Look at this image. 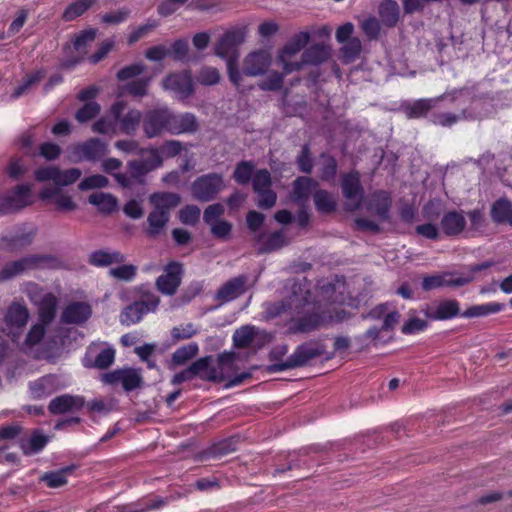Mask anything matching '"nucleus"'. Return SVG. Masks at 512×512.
<instances>
[{"label":"nucleus","mask_w":512,"mask_h":512,"mask_svg":"<svg viewBox=\"0 0 512 512\" xmlns=\"http://www.w3.org/2000/svg\"><path fill=\"white\" fill-rule=\"evenodd\" d=\"M317 302L312 297L311 282L306 277L290 279L285 284L284 299L268 304L266 315L268 318L289 315L305 308L311 309Z\"/></svg>","instance_id":"1"},{"label":"nucleus","mask_w":512,"mask_h":512,"mask_svg":"<svg viewBox=\"0 0 512 512\" xmlns=\"http://www.w3.org/2000/svg\"><path fill=\"white\" fill-rule=\"evenodd\" d=\"M247 32V26L234 27L226 31L219 38L214 48L215 54L227 61L229 80L236 87H239L243 80V76L237 66V48L245 41Z\"/></svg>","instance_id":"2"},{"label":"nucleus","mask_w":512,"mask_h":512,"mask_svg":"<svg viewBox=\"0 0 512 512\" xmlns=\"http://www.w3.org/2000/svg\"><path fill=\"white\" fill-rule=\"evenodd\" d=\"M149 157L130 160L126 164L125 173L113 174L116 182L125 189H133L136 185H146V176L162 166V158L156 148L147 150Z\"/></svg>","instance_id":"3"},{"label":"nucleus","mask_w":512,"mask_h":512,"mask_svg":"<svg viewBox=\"0 0 512 512\" xmlns=\"http://www.w3.org/2000/svg\"><path fill=\"white\" fill-rule=\"evenodd\" d=\"M153 206L152 211L147 217L148 229L146 233L149 237L160 235L170 219L171 211L180 203L179 195L171 192L154 193L149 198Z\"/></svg>","instance_id":"4"},{"label":"nucleus","mask_w":512,"mask_h":512,"mask_svg":"<svg viewBox=\"0 0 512 512\" xmlns=\"http://www.w3.org/2000/svg\"><path fill=\"white\" fill-rule=\"evenodd\" d=\"M325 353V347L320 342H306L294 351V353L282 363L270 365L269 372L283 371L306 365L309 361L322 356Z\"/></svg>","instance_id":"5"},{"label":"nucleus","mask_w":512,"mask_h":512,"mask_svg":"<svg viewBox=\"0 0 512 512\" xmlns=\"http://www.w3.org/2000/svg\"><path fill=\"white\" fill-rule=\"evenodd\" d=\"M322 306L320 301L313 304L311 309L305 308L302 311L289 314L291 316L289 331L291 333H307L319 328L323 323Z\"/></svg>","instance_id":"6"},{"label":"nucleus","mask_w":512,"mask_h":512,"mask_svg":"<svg viewBox=\"0 0 512 512\" xmlns=\"http://www.w3.org/2000/svg\"><path fill=\"white\" fill-rule=\"evenodd\" d=\"M225 188L223 176L218 173H209L198 177L191 185V192L195 199L208 202L213 200Z\"/></svg>","instance_id":"7"},{"label":"nucleus","mask_w":512,"mask_h":512,"mask_svg":"<svg viewBox=\"0 0 512 512\" xmlns=\"http://www.w3.org/2000/svg\"><path fill=\"white\" fill-rule=\"evenodd\" d=\"M32 203L31 185H17L9 193L0 196V214L19 211Z\"/></svg>","instance_id":"8"},{"label":"nucleus","mask_w":512,"mask_h":512,"mask_svg":"<svg viewBox=\"0 0 512 512\" xmlns=\"http://www.w3.org/2000/svg\"><path fill=\"white\" fill-rule=\"evenodd\" d=\"M82 175L79 168L60 170L56 166H47L35 171V178L39 182L52 181V185L64 187L75 183Z\"/></svg>","instance_id":"9"},{"label":"nucleus","mask_w":512,"mask_h":512,"mask_svg":"<svg viewBox=\"0 0 512 512\" xmlns=\"http://www.w3.org/2000/svg\"><path fill=\"white\" fill-rule=\"evenodd\" d=\"M126 103L123 101L116 102L110 108V114L117 122L121 133L134 135L142 120V114L137 109H131L123 114Z\"/></svg>","instance_id":"10"},{"label":"nucleus","mask_w":512,"mask_h":512,"mask_svg":"<svg viewBox=\"0 0 512 512\" xmlns=\"http://www.w3.org/2000/svg\"><path fill=\"white\" fill-rule=\"evenodd\" d=\"M183 272L181 263L176 261L168 263L163 274L156 279L155 286L157 290L165 295H174L181 285Z\"/></svg>","instance_id":"11"},{"label":"nucleus","mask_w":512,"mask_h":512,"mask_svg":"<svg viewBox=\"0 0 512 512\" xmlns=\"http://www.w3.org/2000/svg\"><path fill=\"white\" fill-rule=\"evenodd\" d=\"M342 191L346 198V209L349 211L357 210L363 201L364 190L360 182L358 172H351L342 178Z\"/></svg>","instance_id":"12"},{"label":"nucleus","mask_w":512,"mask_h":512,"mask_svg":"<svg viewBox=\"0 0 512 512\" xmlns=\"http://www.w3.org/2000/svg\"><path fill=\"white\" fill-rule=\"evenodd\" d=\"M143 131L148 138L169 133V109L148 111L142 121Z\"/></svg>","instance_id":"13"},{"label":"nucleus","mask_w":512,"mask_h":512,"mask_svg":"<svg viewBox=\"0 0 512 512\" xmlns=\"http://www.w3.org/2000/svg\"><path fill=\"white\" fill-rule=\"evenodd\" d=\"M272 63L271 54L263 49L250 52L242 62V74L250 77L264 75Z\"/></svg>","instance_id":"14"},{"label":"nucleus","mask_w":512,"mask_h":512,"mask_svg":"<svg viewBox=\"0 0 512 512\" xmlns=\"http://www.w3.org/2000/svg\"><path fill=\"white\" fill-rule=\"evenodd\" d=\"M102 381L110 385L121 383L125 391L140 388L143 383L140 370L133 368L117 369L103 374Z\"/></svg>","instance_id":"15"},{"label":"nucleus","mask_w":512,"mask_h":512,"mask_svg":"<svg viewBox=\"0 0 512 512\" xmlns=\"http://www.w3.org/2000/svg\"><path fill=\"white\" fill-rule=\"evenodd\" d=\"M472 281V274L455 275L453 273H444L424 277L422 288L425 291H430L443 286L461 287Z\"/></svg>","instance_id":"16"},{"label":"nucleus","mask_w":512,"mask_h":512,"mask_svg":"<svg viewBox=\"0 0 512 512\" xmlns=\"http://www.w3.org/2000/svg\"><path fill=\"white\" fill-rule=\"evenodd\" d=\"M41 200L54 204L58 210L69 212L77 208L72 197L57 185H46L39 194Z\"/></svg>","instance_id":"17"},{"label":"nucleus","mask_w":512,"mask_h":512,"mask_svg":"<svg viewBox=\"0 0 512 512\" xmlns=\"http://www.w3.org/2000/svg\"><path fill=\"white\" fill-rule=\"evenodd\" d=\"M29 297L38 306L39 321L47 325L52 323L56 316L57 297L52 293L41 294L37 292H30Z\"/></svg>","instance_id":"18"},{"label":"nucleus","mask_w":512,"mask_h":512,"mask_svg":"<svg viewBox=\"0 0 512 512\" xmlns=\"http://www.w3.org/2000/svg\"><path fill=\"white\" fill-rule=\"evenodd\" d=\"M247 275H239L225 282L216 292L215 299L220 303L232 301L247 291Z\"/></svg>","instance_id":"19"},{"label":"nucleus","mask_w":512,"mask_h":512,"mask_svg":"<svg viewBox=\"0 0 512 512\" xmlns=\"http://www.w3.org/2000/svg\"><path fill=\"white\" fill-rule=\"evenodd\" d=\"M40 262H42V258L40 256L31 255L17 261L7 263L0 272V280H9L28 270L34 269Z\"/></svg>","instance_id":"20"},{"label":"nucleus","mask_w":512,"mask_h":512,"mask_svg":"<svg viewBox=\"0 0 512 512\" xmlns=\"http://www.w3.org/2000/svg\"><path fill=\"white\" fill-rule=\"evenodd\" d=\"M107 151V145L98 138H91L73 147V153L77 158L90 161L102 158Z\"/></svg>","instance_id":"21"},{"label":"nucleus","mask_w":512,"mask_h":512,"mask_svg":"<svg viewBox=\"0 0 512 512\" xmlns=\"http://www.w3.org/2000/svg\"><path fill=\"white\" fill-rule=\"evenodd\" d=\"M198 122L194 114H175L169 110V134L179 135L194 133L198 130Z\"/></svg>","instance_id":"22"},{"label":"nucleus","mask_w":512,"mask_h":512,"mask_svg":"<svg viewBox=\"0 0 512 512\" xmlns=\"http://www.w3.org/2000/svg\"><path fill=\"white\" fill-rule=\"evenodd\" d=\"M85 404V400L81 396L64 394L52 399L48 405L51 414L60 415L67 412L80 410Z\"/></svg>","instance_id":"23"},{"label":"nucleus","mask_w":512,"mask_h":512,"mask_svg":"<svg viewBox=\"0 0 512 512\" xmlns=\"http://www.w3.org/2000/svg\"><path fill=\"white\" fill-rule=\"evenodd\" d=\"M92 314L91 306L86 302H72L66 306L61 315V321L65 324L85 323Z\"/></svg>","instance_id":"24"},{"label":"nucleus","mask_w":512,"mask_h":512,"mask_svg":"<svg viewBox=\"0 0 512 512\" xmlns=\"http://www.w3.org/2000/svg\"><path fill=\"white\" fill-rule=\"evenodd\" d=\"M94 353L95 347L90 346L85 357L83 358V365L86 368H97L104 370L113 364L115 359V350L113 348L103 349L93 358Z\"/></svg>","instance_id":"25"},{"label":"nucleus","mask_w":512,"mask_h":512,"mask_svg":"<svg viewBox=\"0 0 512 512\" xmlns=\"http://www.w3.org/2000/svg\"><path fill=\"white\" fill-rule=\"evenodd\" d=\"M163 85L165 89L174 91L181 98H187L193 93L192 79L185 73H175L167 76Z\"/></svg>","instance_id":"26"},{"label":"nucleus","mask_w":512,"mask_h":512,"mask_svg":"<svg viewBox=\"0 0 512 512\" xmlns=\"http://www.w3.org/2000/svg\"><path fill=\"white\" fill-rule=\"evenodd\" d=\"M466 227V219L463 212L449 211L443 215L440 228L446 236L455 237L461 234Z\"/></svg>","instance_id":"27"},{"label":"nucleus","mask_w":512,"mask_h":512,"mask_svg":"<svg viewBox=\"0 0 512 512\" xmlns=\"http://www.w3.org/2000/svg\"><path fill=\"white\" fill-rule=\"evenodd\" d=\"M460 314L459 302L454 299L442 300L429 307L426 311L427 317L433 320H447Z\"/></svg>","instance_id":"28"},{"label":"nucleus","mask_w":512,"mask_h":512,"mask_svg":"<svg viewBox=\"0 0 512 512\" xmlns=\"http://www.w3.org/2000/svg\"><path fill=\"white\" fill-rule=\"evenodd\" d=\"M212 357L206 356L193 362L189 367L195 376H199L202 380L211 382H222L223 371H218L216 367H211Z\"/></svg>","instance_id":"29"},{"label":"nucleus","mask_w":512,"mask_h":512,"mask_svg":"<svg viewBox=\"0 0 512 512\" xmlns=\"http://www.w3.org/2000/svg\"><path fill=\"white\" fill-rule=\"evenodd\" d=\"M490 217L497 225L508 224L512 227V201L500 197L491 204Z\"/></svg>","instance_id":"30"},{"label":"nucleus","mask_w":512,"mask_h":512,"mask_svg":"<svg viewBox=\"0 0 512 512\" xmlns=\"http://www.w3.org/2000/svg\"><path fill=\"white\" fill-rule=\"evenodd\" d=\"M255 241L259 246V254L276 251L289 243V240L282 231L274 232L270 234L266 239L264 238V235L258 234L255 236Z\"/></svg>","instance_id":"31"},{"label":"nucleus","mask_w":512,"mask_h":512,"mask_svg":"<svg viewBox=\"0 0 512 512\" xmlns=\"http://www.w3.org/2000/svg\"><path fill=\"white\" fill-rule=\"evenodd\" d=\"M30 392L35 399L48 396L58 389L57 377L54 375L43 376L30 383Z\"/></svg>","instance_id":"32"},{"label":"nucleus","mask_w":512,"mask_h":512,"mask_svg":"<svg viewBox=\"0 0 512 512\" xmlns=\"http://www.w3.org/2000/svg\"><path fill=\"white\" fill-rule=\"evenodd\" d=\"M444 99V95L431 98V99H420L414 101L411 104L404 106V112L409 119L425 117L428 112L441 100Z\"/></svg>","instance_id":"33"},{"label":"nucleus","mask_w":512,"mask_h":512,"mask_svg":"<svg viewBox=\"0 0 512 512\" xmlns=\"http://www.w3.org/2000/svg\"><path fill=\"white\" fill-rule=\"evenodd\" d=\"M331 56V50L328 45L317 43L307 48L302 59L306 65H319L327 61Z\"/></svg>","instance_id":"34"},{"label":"nucleus","mask_w":512,"mask_h":512,"mask_svg":"<svg viewBox=\"0 0 512 512\" xmlns=\"http://www.w3.org/2000/svg\"><path fill=\"white\" fill-rule=\"evenodd\" d=\"M135 300L147 313L154 312L159 303L160 298L148 286L140 285L135 288Z\"/></svg>","instance_id":"35"},{"label":"nucleus","mask_w":512,"mask_h":512,"mask_svg":"<svg viewBox=\"0 0 512 512\" xmlns=\"http://www.w3.org/2000/svg\"><path fill=\"white\" fill-rule=\"evenodd\" d=\"M378 14L383 25L394 27L400 18V7L393 0H384L379 5Z\"/></svg>","instance_id":"36"},{"label":"nucleus","mask_w":512,"mask_h":512,"mask_svg":"<svg viewBox=\"0 0 512 512\" xmlns=\"http://www.w3.org/2000/svg\"><path fill=\"white\" fill-rule=\"evenodd\" d=\"M125 256L119 251L96 250L89 256V262L98 267L125 262Z\"/></svg>","instance_id":"37"},{"label":"nucleus","mask_w":512,"mask_h":512,"mask_svg":"<svg viewBox=\"0 0 512 512\" xmlns=\"http://www.w3.org/2000/svg\"><path fill=\"white\" fill-rule=\"evenodd\" d=\"M29 319V311L24 304L12 303L5 315V322L9 326L24 327Z\"/></svg>","instance_id":"38"},{"label":"nucleus","mask_w":512,"mask_h":512,"mask_svg":"<svg viewBox=\"0 0 512 512\" xmlns=\"http://www.w3.org/2000/svg\"><path fill=\"white\" fill-rule=\"evenodd\" d=\"M88 201L90 204L96 206L100 212L105 214H110L118 208V199L110 193H92Z\"/></svg>","instance_id":"39"},{"label":"nucleus","mask_w":512,"mask_h":512,"mask_svg":"<svg viewBox=\"0 0 512 512\" xmlns=\"http://www.w3.org/2000/svg\"><path fill=\"white\" fill-rule=\"evenodd\" d=\"M310 34L306 31H301L293 35L290 40L280 50L281 57H293L299 53L309 42Z\"/></svg>","instance_id":"40"},{"label":"nucleus","mask_w":512,"mask_h":512,"mask_svg":"<svg viewBox=\"0 0 512 512\" xmlns=\"http://www.w3.org/2000/svg\"><path fill=\"white\" fill-rule=\"evenodd\" d=\"M33 238V232L20 233L11 237H2L0 238V249L7 251L21 250L29 246Z\"/></svg>","instance_id":"41"},{"label":"nucleus","mask_w":512,"mask_h":512,"mask_svg":"<svg viewBox=\"0 0 512 512\" xmlns=\"http://www.w3.org/2000/svg\"><path fill=\"white\" fill-rule=\"evenodd\" d=\"M390 206L391 199L389 195L384 191H380L373 194L369 209L373 211L381 220H387L389 217Z\"/></svg>","instance_id":"42"},{"label":"nucleus","mask_w":512,"mask_h":512,"mask_svg":"<svg viewBox=\"0 0 512 512\" xmlns=\"http://www.w3.org/2000/svg\"><path fill=\"white\" fill-rule=\"evenodd\" d=\"M75 470V466H67L57 471H51L43 474L40 478L50 488H59L67 483V475H70Z\"/></svg>","instance_id":"43"},{"label":"nucleus","mask_w":512,"mask_h":512,"mask_svg":"<svg viewBox=\"0 0 512 512\" xmlns=\"http://www.w3.org/2000/svg\"><path fill=\"white\" fill-rule=\"evenodd\" d=\"M260 332L253 326H243L237 329L233 335L234 345L237 348H246L251 346Z\"/></svg>","instance_id":"44"},{"label":"nucleus","mask_w":512,"mask_h":512,"mask_svg":"<svg viewBox=\"0 0 512 512\" xmlns=\"http://www.w3.org/2000/svg\"><path fill=\"white\" fill-rule=\"evenodd\" d=\"M237 442H238V439L235 437L219 441L218 443H215L210 448H208L206 451H204L202 454V457L203 458L217 457V456H223V455L232 453L236 450Z\"/></svg>","instance_id":"45"},{"label":"nucleus","mask_w":512,"mask_h":512,"mask_svg":"<svg viewBox=\"0 0 512 512\" xmlns=\"http://www.w3.org/2000/svg\"><path fill=\"white\" fill-rule=\"evenodd\" d=\"M316 182L309 177H298L293 183V196L296 200H307Z\"/></svg>","instance_id":"46"},{"label":"nucleus","mask_w":512,"mask_h":512,"mask_svg":"<svg viewBox=\"0 0 512 512\" xmlns=\"http://www.w3.org/2000/svg\"><path fill=\"white\" fill-rule=\"evenodd\" d=\"M97 0H77L71 3L64 11L62 18L72 21L85 13Z\"/></svg>","instance_id":"47"},{"label":"nucleus","mask_w":512,"mask_h":512,"mask_svg":"<svg viewBox=\"0 0 512 512\" xmlns=\"http://www.w3.org/2000/svg\"><path fill=\"white\" fill-rule=\"evenodd\" d=\"M198 345L196 343H190L188 345L178 348L172 354V364L175 366L184 365L190 359L194 358L198 354Z\"/></svg>","instance_id":"48"},{"label":"nucleus","mask_w":512,"mask_h":512,"mask_svg":"<svg viewBox=\"0 0 512 512\" xmlns=\"http://www.w3.org/2000/svg\"><path fill=\"white\" fill-rule=\"evenodd\" d=\"M254 169L252 161H241L235 167L233 178L238 184L245 185L253 178Z\"/></svg>","instance_id":"49"},{"label":"nucleus","mask_w":512,"mask_h":512,"mask_svg":"<svg viewBox=\"0 0 512 512\" xmlns=\"http://www.w3.org/2000/svg\"><path fill=\"white\" fill-rule=\"evenodd\" d=\"M503 309V304L501 303H488L482 305H475L462 313L463 317L472 318V317H480L492 313H497Z\"/></svg>","instance_id":"50"},{"label":"nucleus","mask_w":512,"mask_h":512,"mask_svg":"<svg viewBox=\"0 0 512 512\" xmlns=\"http://www.w3.org/2000/svg\"><path fill=\"white\" fill-rule=\"evenodd\" d=\"M27 171V165L24 160L18 156L11 157L5 167V173L13 180L20 179L27 173Z\"/></svg>","instance_id":"51"},{"label":"nucleus","mask_w":512,"mask_h":512,"mask_svg":"<svg viewBox=\"0 0 512 512\" xmlns=\"http://www.w3.org/2000/svg\"><path fill=\"white\" fill-rule=\"evenodd\" d=\"M146 313L147 312L134 301L123 310L120 320L121 323L125 325L135 324L139 322Z\"/></svg>","instance_id":"52"},{"label":"nucleus","mask_w":512,"mask_h":512,"mask_svg":"<svg viewBox=\"0 0 512 512\" xmlns=\"http://www.w3.org/2000/svg\"><path fill=\"white\" fill-rule=\"evenodd\" d=\"M314 202L317 210L322 213H331L336 208L335 200L325 190L316 191L314 194Z\"/></svg>","instance_id":"53"},{"label":"nucleus","mask_w":512,"mask_h":512,"mask_svg":"<svg viewBox=\"0 0 512 512\" xmlns=\"http://www.w3.org/2000/svg\"><path fill=\"white\" fill-rule=\"evenodd\" d=\"M283 83L284 75L280 72L273 71L258 83V87L263 91H279L282 89Z\"/></svg>","instance_id":"54"},{"label":"nucleus","mask_w":512,"mask_h":512,"mask_svg":"<svg viewBox=\"0 0 512 512\" xmlns=\"http://www.w3.org/2000/svg\"><path fill=\"white\" fill-rule=\"evenodd\" d=\"M271 174L267 169L257 170L252 178V186L255 193L271 189Z\"/></svg>","instance_id":"55"},{"label":"nucleus","mask_w":512,"mask_h":512,"mask_svg":"<svg viewBox=\"0 0 512 512\" xmlns=\"http://www.w3.org/2000/svg\"><path fill=\"white\" fill-rule=\"evenodd\" d=\"M101 108L97 102L89 101L81 107L75 114V118L80 123H85L96 117Z\"/></svg>","instance_id":"56"},{"label":"nucleus","mask_w":512,"mask_h":512,"mask_svg":"<svg viewBox=\"0 0 512 512\" xmlns=\"http://www.w3.org/2000/svg\"><path fill=\"white\" fill-rule=\"evenodd\" d=\"M361 50V41L356 37H352L348 41H345V44L341 49L346 62L355 60L360 55Z\"/></svg>","instance_id":"57"},{"label":"nucleus","mask_w":512,"mask_h":512,"mask_svg":"<svg viewBox=\"0 0 512 512\" xmlns=\"http://www.w3.org/2000/svg\"><path fill=\"white\" fill-rule=\"evenodd\" d=\"M220 79L221 75L218 69L214 67H203L196 77L198 83L207 86L219 83Z\"/></svg>","instance_id":"58"},{"label":"nucleus","mask_w":512,"mask_h":512,"mask_svg":"<svg viewBox=\"0 0 512 512\" xmlns=\"http://www.w3.org/2000/svg\"><path fill=\"white\" fill-rule=\"evenodd\" d=\"M183 144L182 142L178 140H167L162 143V145L159 147V149H156L158 151V154L161 156V158H172L177 155H179L183 150Z\"/></svg>","instance_id":"59"},{"label":"nucleus","mask_w":512,"mask_h":512,"mask_svg":"<svg viewBox=\"0 0 512 512\" xmlns=\"http://www.w3.org/2000/svg\"><path fill=\"white\" fill-rule=\"evenodd\" d=\"M109 185V179L101 174L91 175L84 178L78 185V188L82 191L104 188Z\"/></svg>","instance_id":"60"},{"label":"nucleus","mask_w":512,"mask_h":512,"mask_svg":"<svg viewBox=\"0 0 512 512\" xmlns=\"http://www.w3.org/2000/svg\"><path fill=\"white\" fill-rule=\"evenodd\" d=\"M43 78L44 73L42 71H37L33 74L27 75L23 79V83L20 84L17 88H15L12 97L18 98L21 95L25 94L32 85L39 83Z\"/></svg>","instance_id":"61"},{"label":"nucleus","mask_w":512,"mask_h":512,"mask_svg":"<svg viewBox=\"0 0 512 512\" xmlns=\"http://www.w3.org/2000/svg\"><path fill=\"white\" fill-rule=\"evenodd\" d=\"M95 37L96 30L94 29L86 30L76 37L74 47L81 58L87 53L86 47L95 40Z\"/></svg>","instance_id":"62"},{"label":"nucleus","mask_w":512,"mask_h":512,"mask_svg":"<svg viewBox=\"0 0 512 512\" xmlns=\"http://www.w3.org/2000/svg\"><path fill=\"white\" fill-rule=\"evenodd\" d=\"M149 85V79H138L123 86V91L134 97L146 95Z\"/></svg>","instance_id":"63"},{"label":"nucleus","mask_w":512,"mask_h":512,"mask_svg":"<svg viewBox=\"0 0 512 512\" xmlns=\"http://www.w3.org/2000/svg\"><path fill=\"white\" fill-rule=\"evenodd\" d=\"M93 131L100 134H115L117 128V122L110 116L100 118L93 124Z\"/></svg>","instance_id":"64"}]
</instances>
